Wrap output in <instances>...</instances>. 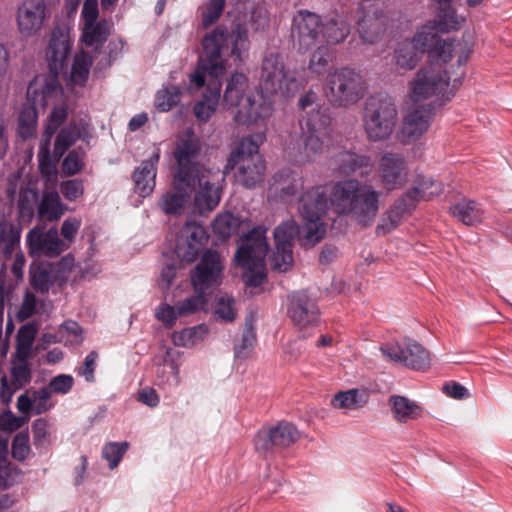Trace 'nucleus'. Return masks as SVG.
Masks as SVG:
<instances>
[{
	"instance_id": "nucleus-1",
	"label": "nucleus",
	"mask_w": 512,
	"mask_h": 512,
	"mask_svg": "<svg viewBox=\"0 0 512 512\" xmlns=\"http://www.w3.org/2000/svg\"><path fill=\"white\" fill-rule=\"evenodd\" d=\"M382 192L371 184L348 178L335 182L327 197L326 187L318 185L307 189L299 199V212L304 221V238L314 245L326 235L323 217L330 202L339 216H351L359 225L371 226L380 210Z\"/></svg>"
},
{
	"instance_id": "nucleus-2",
	"label": "nucleus",
	"mask_w": 512,
	"mask_h": 512,
	"mask_svg": "<svg viewBox=\"0 0 512 512\" xmlns=\"http://www.w3.org/2000/svg\"><path fill=\"white\" fill-rule=\"evenodd\" d=\"M204 56L190 76V83L199 89L204 86L206 76L211 78L209 85L219 83L218 78L225 72L226 56H233L242 62L243 54L250 47L247 30L240 24L231 31L223 26H217L202 40ZM215 85H213L214 87Z\"/></svg>"
},
{
	"instance_id": "nucleus-3",
	"label": "nucleus",
	"mask_w": 512,
	"mask_h": 512,
	"mask_svg": "<svg viewBox=\"0 0 512 512\" xmlns=\"http://www.w3.org/2000/svg\"><path fill=\"white\" fill-rule=\"evenodd\" d=\"M71 48L69 34L60 28L54 29L46 49L50 73L35 76L27 88V96L35 104L45 105L61 90L58 75L67 69Z\"/></svg>"
},
{
	"instance_id": "nucleus-4",
	"label": "nucleus",
	"mask_w": 512,
	"mask_h": 512,
	"mask_svg": "<svg viewBox=\"0 0 512 512\" xmlns=\"http://www.w3.org/2000/svg\"><path fill=\"white\" fill-rule=\"evenodd\" d=\"M265 139L263 132L242 138L228 159L227 168H237L235 179L245 188H255L264 180L266 166L259 148Z\"/></svg>"
},
{
	"instance_id": "nucleus-5",
	"label": "nucleus",
	"mask_w": 512,
	"mask_h": 512,
	"mask_svg": "<svg viewBox=\"0 0 512 512\" xmlns=\"http://www.w3.org/2000/svg\"><path fill=\"white\" fill-rule=\"evenodd\" d=\"M330 125L328 114H314L301 121V136L291 140L285 147L287 159L296 165H304L315 161L326 148L325 138Z\"/></svg>"
},
{
	"instance_id": "nucleus-6",
	"label": "nucleus",
	"mask_w": 512,
	"mask_h": 512,
	"mask_svg": "<svg viewBox=\"0 0 512 512\" xmlns=\"http://www.w3.org/2000/svg\"><path fill=\"white\" fill-rule=\"evenodd\" d=\"M267 229L258 226L244 234L235 253L236 264L242 267L244 282L249 287H258L265 280V257L268 252Z\"/></svg>"
},
{
	"instance_id": "nucleus-7",
	"label": "nucleus",
	"mask_w": 512,
	"mask_h": 512,
	"mask_svg": "<svg viewBox=\"0 0 512 512\" xmlns=\"http://www.w3.org/2000/svg\"><path fill=\"white\" fill-rule=\"evenodd\" d=\"M368 91L363 74L349 66L338 67L326 76L323 92L334 108H349L360 102Z\"/></svg>"
},
{
	"instance_id": "nucleus-8",
	"label": "nucleus",
	"mask_w": 512,
	"mask_h": 512,
	"mask_svg": "<svg viewBox=\"0 0 512 512\" xmlns=\"http://www.w3.org/2000/svg\"><path fill=\"white\" fill-rule=\"evenodd\" d=\"M398 122V110L392 97L384 93L370 96L362 115L366 137L371 142L389 139Z\"/></svg>"
},
{
	"instance_id": "nucleus-9",
	"label": "nucleus",
	"mask_w": 512,
	"mask_h": 512,
	"mask_svg": "<svg viewBox=\"0 0 512 512\" xmlns=\"http://www.w3.org/2000/svg\"><path fill=\"white\" fill-rule=\"evenodd\" d=\"M441 64H431L421 68L415 78L409 83V97L413 103H419L435 98L434 107H440L451 99L453 94L449 91L450 76Z\"/></svg>"
},
{
	"instance_id": "nucleus-10",
	"label": "nucleus",
	"mask_w": 512,
	"mask_h": 512,
	"mask_svg": "<svg viewBox=\"0 0 512 512\" xmlns=\"http://www.w3.org/2000/svg\"><path fill=\"white\" fill-rule=\"evenodd\" d=\"M307 79H298L293 72L286 70L283 55L276 50L265 53L260 73V85L268 94L281 93L289 96L307 83Z\"/></svg>"
},
{
	"instance_id": "nucleus-11",
	"label": "nucleus",
	"mask_w": 512,
	"mask_h": 512,
	"mask_svg": "<svg viewBox=\"0 0 512 512\" xmlns=\"http://www.w3.org/2000/svg\"><path fill=\"white\" fill-rule=\"evenodd\" d=\"M201 153V142L192 129H187L178 134L173 150V157L177 164L174 173L176 186L182 189L189 186L193 175L201 173L207 168L197 161Z\"/></svg>"
},
{
	"instance_id": "nucleus-12",
	"label": "nucleus",
	"mask_w": 512,
	"mask_h": 512,
	"mask_svg": "<svg viewBox=\"0 0 512 512\" xmlns=\"http://www.w3.org/2000/svg\"><path fill=\"white\" fill-rule=\"evenodd\" d=\"M192 178L195 209L200 214L211 212L221 200L220 182L224 180V175L219 170L208 168L194 174Z\"/></svg>"
},
{
	"instance_id": "nucleus-13",
	"label": "nucleus",
	"mask_w": 512,
	"mask_h": 512,
	"mask_svg": "<svg viewBox=\"0 0 512 512\" xmlns=\"http://www.w3.org/2000/svg\"><path fill=\"white\" fill-rule=\"evenodd\" d=\"M384 0H361L358 4V32L365 43L373 44L384 33L387 18L383 13Z\"/></svg>"
},
{
	"instance_id": "nucleus-14",
	"label": "nucleus",
	"mask_w": 512,
	"mask_h": 512,
	"mask_svg": "<svg viewBox=\"0 0 512 512\" xmlns=\"http://www.w3.org/2000/svg\"><path fill=\"white\" fill-rule=\"evenodd\" d=\"M380 350L391 361L400 362L410 369L424 371L430 367L431 358L429 352L422 345L411 339H404L402 344H384L380 347Z\"/></svg>"
},
{
	"instance_id": "nucleus-15",
	"label": "nucleus",
	"mask_w": 512,
	"mask_h": 512,
	"mask_svg": "<svg viewBox=\"0 0 512 512\" xmlns=\"http://www.w3.org/2000/svg\"><path fill=\"white\" fill-rule=\"evenodd\" d=\"M411 41L422 53L428 52L430 58L437 64H446L450 61L455 50V42L441 40L435 27L429 22L416 32Z\"/></svg>"
},
{
	"instance_id": "nucleus-16",
	"label": "nucleus",
	"mask_w": 512,
	"mask_h": 512,
	"mask_svg": "<svg viewBox=\"0 0 512 512\" xmlns=\"http://www.w3.org/2000/svg\"><path fill=\"white\" fill-rule=\"evenodd\" d=\"M299 233V226L294 220L278 225L274 230L275 251L270 262L273 270L286 272L293 264V241Z\"/></svg>"
},
{
	"instance_id": "nucleus-17",
	"label": "nucleus",
	"mask_w": 512,
	"mask_h": 512,
	"mask_svg": "<svg viewBox=\"0 0 512 512\" xmlns=\"http://www.w3.org/2000/svg\"><path fill=\"white\" fill-rule=\"evenodd\" d=\"M323 23L316 13L299 10L293 17L292 35L300 51L313 48L321 39Z\"/></svg>"
},
{
	"instance_id": "nucleus-18",
	"label": "nucleus",
	"mask_w": 512,
	"mask_h": 512,
	"mask_svg": "<svg viewBox=\"0 0 512 512\" xmlns=\"http://www.w3.org/2000/svg\"><path fill=\"white\" fill-rule=\"evenodd\" d=\"M223 265L217 251L206 250L195 269L191 272V283L196 292L206 290L221 284Z\"/></svg>"
},
{
	"instance_id": "nucleus-19",
	"label": "nucleus",
	"mask_w": 512,
	"mask_h": 512,
	"mask_svg": "<svg viewBox=\"0 0 512 512\" xmlns=\"http://www.w3.org/2000/svg\"><path fill=\"white\" fill-rule=\"evenodd\" d=\"M299 438L296 427L289 422H280L276 426L263 428L254 437L255 449L267 455L276 448H286Z\"/></svg>"
},
{
	"instance_id": "nucleus-20",
	"label": "nucleus",
	"mask_w": 512,
	"mask_h": 512,
	"mask_svg": "<svg viewBox=\"0 0 512 512\" xmlns=\"http://www.w3.org/2000/svg\"><path fill=\"white\" fill-rule=\"evenodd\" d=\"M26 242L30 255L55 258L69 248V244L63 241L56 227H51L46 232L40 227L31 229Z\"/></svg>"
},
{
	"instance_id": "nucleus-21",
	"label": "nucleus",
	"mask_w": 512,
	"mask_h": 512,
	"mask_svg": "<svg viewBox=\"0 0 512 512\" xmlns=\"http://www.w3.org/2000/svg\"><path fill=\"white\" fill-rule=\"evenodd\" d=\"M408 172V163L401 153L386 152L380 158L378 174L387 191L401 188L407 181Z\"/></svg>"
},
{
	"instance_id": "nucleus-22",
	"label": "nucleus",
	"mask_w": 512,
	"mask_h": 512,
	"mask_svg": "<svg viewBox=\"0 0 512 512\" xmlns=\"http://www.w3.org/2000/svg\"><path fill=\"white\" fill-rule=\"evenodd\" d=\"M47 16L45 0H22L17 8V28L21 35L32 37L43 27Z\"/></svg>"
},
{
	"instance_id": "nucleus-23",
	"label": "nucleus",
	"mask_w": 512,
	"mask_h": 512,
	"mask_svg": "<svg viewBox=\"0 0 512 512\" xmlns=\"http://www.w3.org/2000/svg\"><path fill=\"white\" fill-rule=\"evenodd\" d=\"M288 315L299 329L316 326L320 320V311L314 299L305 291L293 293L289 299Z\"/></svg>"
},
{
	"instance_id": "nucleus-24",
	"label": "nucleus",
	"mask_w": 512,
	"mask_h": 512,
	"mask_svg": "<svg viewBox=\"0 0 512 512\" xmlns=\"http://www.w3.org/2000/svg\"><path fill=\"white\" fill-rule=\"evenodd\" d=\"M435 107L425 104L410 111L403 120L399 133L401 142L410 144L418 140L429 128Z\"/></svg>"
},
{
	"instance_id": "nucleus-25",
	"label": "nucleus",
	"mask_w": 512,
	"mask_h": 512,
	"mask_svg": "<svg viewBox=\"0 0 512 512\" xmlns=\"http://www.w3.org/2000/svg\"><path fill=\"white\" fill-rule=\"evenodd\" d=\"M234 119L240 125L264 123L272 114V105L262 95H247L237 106Z\"/></svg>"
},
{
	"instance_id": "nucleus-26",
	"label": "nucleus",
	"mask_w": 512,
	"mask_h": 512,
	"mask_svg": "<svg viewBox=\"0 0 512 512\" xmlns=\"http://www.w3.org/2000/svg\"><path fill=\"white\" fill-rule=\"evenodd\" d=\"M392 418L399 424H409L423 416V407L406 396L392 394L387 400Z\"/></svg>"
},
{
	"instance_id": "nucleus-27",
	"label": "nucleus",
	"mask_w": 512,
	"mask_h": 512,
	"mask_svg": "<svg viewBox=\"0 0 512 512\" xmlns=\"http://www.w3.org/2000/svg\"><path fill=\"white\" fill-rule=\"evenodd\" d=\"M159 159L160 151L157 149L149 159L143 160L133 173L135 191L142 197L150 195L155 188Z\"/></svg>"
},
{
	"instance_id": "nucleus-28",
	"label": "nucleus",
	"mask_w": 512,
	"mask_h": 512,
	"mask_svg": "<svg viewBox=\"0 0 512 512\" xmlns=\"http://www.w3.org/2000/svg\"><path fill=\"white\" fill-rule=\"evenodd\" d=\"M192 193L193 180L189 181L188 187L180 189L176 186L175 176H173V190L167 191L162 195L159 206L167 215H180L189 204Z\"/></svg>"
},
{
	"instance_id": "nucleus-29",
	"label": "nucleus",
	"mask_w": 512,
	"mask_h": 512,
	"mask_svg": "<svg viewBox=\"0 0 512 512\" xmlns=\"http://www.w3.org/2000/svg\"><path fill=\"white\" fill-rule=\"evenodd\" d=\"M415 191H407L394 205L387 211L377 226L378 234H386L395 229L401 222L405 213H410L416 206L411 200V195Z\"/></svg>"
},
{
	"instance_id": "nucleus-30",
	"label": "nucleus",
	"mask_w": 512,
	"mask_h": 512,
	"mask_svg": "<svg viewBox=\"0 0 512 512\" xmlns=\"http://www.w3.org/2000/svg\"><path fill=\"white\" fill-rule=\"evenodd\" d=\"M332 165L337 173L351 175L363 168H371L372 160L368 155L343 150L333 156Z\"/></svg>"
},
{
	"instance_id": "nucleus-31",
	"label": "nucleus",
	"mask_w": 512,
	"mask_h": 512,
	"mask_svg": "<svg viewBox=\"0 0 512 512\" xmlns=\"http://www.w3.org/2000/svg\"><path fill=\"white\" fill-rule=\"evenodd\" d=\"M273 188L279 191V197L283 201H289L304 187V177L295 171L285 168L273 176Z\"/></svg>"
},
{
	"instance_id": "nucleus-32",
	"label": "nucleus",
	"mask_w": 512,
	"mask_h": 512,
	"mask_svg": "<svg viewBox=\"0 0 512 512\" xmlns=\"http://www.w3.org/2000/svg\"><path fill=\"white\" fill-rule=\"evenodd\" d=\"M66 211L59 193L55 190L44 191L36 205L37 218L40 221L54 222L59 220Z\"/></svg>"
},
{
	"instance_id": "nucleus-33",
	"label": "nucleus",
	"mask_w": 512,
	"mask_h": 512,
	"mask_svg": "<svg viewBox=\"0 0 512 512\" xmlns=\"http://www.w3.org/2000/svg\"><path fill=\"white\" fill-rule=\"evenodd\" d=\"M249 88L248 77L243 73H234L226 86L223 100L228 107H237L240 105L247 95Z\"/></svg>"
},
{
	"instance_id": "nucleus-34",
	"label": "nucleus",
	"mask_w": 512,
	"mask_h": 512,
	"mask_svg": "<svg viewBox=\"0 0 512 512\" xmlns=\"http://www.w3.org/2000/svg\"><path fill=\"white\" fill-rule=\"evenodd\" d=\"M213 85H208L202 99L196 102L193 108L196 118L203 122L211 118L219 104L221 84L215 83L214 87Z\"/></svg>"
},
{
	"instance_id": "nucleus-35",
	"label": "nucleus",
	"mask_w": 512,
	"mask_h": 512,
	"mask_svg": "<svg viewBox=\"0 0 512 512\" xmlns=\"http://www.w3.org/2000/svg\"><path fill=\"white\" fill-rule=\"evenodd\" d=\"M335 60L334 51L328 46H319L310 56L307 66L308 72L312 76H323L328 74L330 66Z\"/></svg>"
},
{
	"instance_id": "nucleus-36",
	"label": "nucleus",
	"mask_w": 512,
	"mask_h": 512,
	"mask_svg": "<svg viewBox=\"0 0 512 512\" xmlns=\"http://www.w3.org/2000/svg\"><path fill=\"white\" fill-rule=\"evenodd\" d=\"M27 99L31 102V105L24 106L18 118V134L23 140L30 139L35 135L38 118L36 106H40V104H35L28 97ZM47 104L48 102L45 105H41V107H45Z\"/></svg>"
},
{
	"instance_id": "nucleus-37",
	"label": "nucleus",
	"mask_w": 512,
	"mask_h": 512,
	"mask_svg": "<svg viewBox=\"0 0 512 512\" xmlns=\"http://www.w3.org/2000/svg\"><path fill=\"white\" fill-rule=\"evenodd\" d=\"M110 34V22L107 20L88 22L84 24L82 40L89 46L102 45Z\"/></svg>"
},
{
	"instance_id": "nucleus-38",
	"label": "nucleus",
	"mask_w": 512,
	"mask_h": 512,
	"mask_svg": "<svg viewBox=\"0 0 512 512\" xmlns=\"http://www.w3.org/2000/svg\"><path fill=\"white\" fill-rule=\"evenodd\" d=\"M408 191H415L411 200L416 205L418 201H428L443 192V183L432 178L418 177L416 185Z\"/></svg>"
},
{
	"instance_id": "nucleus-39",
	"label": "nucleus",
	"mask_w": 512,
	"mask_h": 512,
	"mask_svg": "<svg viewBox=\"0 0 512 512\" xmlns=\"http://www.w3.org/2000/svg\"><path fill=\"white\" fill-rule=\"evenodd\" d=\"M422 54L411 40H405L395 50V61L400 68L412 70L417 66Z\"/></svg>"
},
{
	"instance_id": "nucleus-40",
	"label": "nucleus",
	"mask_w": 512,
	"mask_h": 512,
	"mask_svg": "<svg viewBox=\"0 0 512 512\" xmlns=\"http://www.w3.org/2000/svg\"><path fill=\"white\" fill-rule=\"evenodd\" d=\"M241 220L230 212L218 214L212 223L215 235L221 239H228L236 234L240 228Z\"/></svg>"
},
{
	"instance_id": "nucleus-41",
	"label": "nucleus",
	"mask_w": 512,
	"mask_h": 512,
	"mask_svg": "<svg viewBox=\"0 0 512 512\" xmlns=\"http://www.w3.org/2000/svg\"><path fill=\"white\" fill-rule=\"evenodd\" d=\"M454 217L465 225H475L482 219L479 205L471 200H463L451 208Z\"/></svg>"
},
{
	"instance_id": "nucleus-42",
	"label": "nucleus",
	"mask_w": 512,
	"mask_h": 512,
	"mask_svg": "<svg viewBox=\"0 0 512 512\" xmlns=\"http://www.w3.org/2000/svg\"><path fill=\"white\" fill-rule=\"evenodd\" d=\"M91 66L92 57L88 53L81 51L76 54L71 67L70 82L75 85L84 86Z\"/></svg>"
},
{
	"instance_id": "nucleus-43",
	"label": "nucleus",
	"mask_w": 512,
	"mask_h": 512,
	"mask_svg": "<svg viewBox=\"0 0 512 512\" xmlns=\"http://www.w3.org/2000/svg\"><path fill=\"white\" fill-rule=\"evenodd\" d=\"M438 33H448L460 28L459 20L452 7L440 6V11L433 21L429 22Z\"/></svg>"
},
{
	"instance_id": "nucleus-44",
	"label": "nucleus",
	"mask_w": 512,
	"mask_h": 512,
	"mask_svg": "<svg viewBox=\"0 0 512 512\" xmlns=\"http://www.w3.org/2000/svg\"><path fill=\"white\" fill-rule=\"evenodd\" d=\"M21 229L8 223L0 222V249L5 256H10L20 242Z\"/></svg>"
},
{
	"instance_id": "nucleus-45",
	"label": "nucleus",
	"mask_w": 512,
	"mask_h": 512,
	"mask_svg": "<svg viewBox=\"0 0 512 512\" xmlns=\"http://www.w3.org/2000/svg\"><path fill=\"white\" fill-rule=\"evenodd\" d=\"M80 137V131L75 124H69L60 130L54 144V156L58 160Z\"/></svg>"
},
{
	"instance_id": "nucleus-46",
	"label": "nucleus",
	"mask_w": 512,
	"mask_h": 512,
	"mask_svg": "<svg viewBox=\"0 0 512 512\" xmlns=\"http://www.w3.org/2000/svg\"><path fill=\"white\" fill-rule=\"evenodd\" d=\"M235 299L228 294L219 295L215 301L214 318L216 321L230 323L237 316Z\"/></svg>"
},
{
	"instance_id": "nucleus-47",
	"label": "nucleus",
	"mask_w": 512,
	"mask_h": 512,
	"mask_svg": "<svg viewBox=\"0 0 512 512\" xmlns=\"http://www.w3.org/2000/svg\"><path fill=\"white\" fill-rule=\"evenodd\" d=\"M350 33V25L343 20L331 19L323 25L322 38L328 44H337L346 39Z\"/></svg>"
},
{
	"instance_id": "nucleus-48",
	"label": "nucleus",
	"mask_w": 512,
	"mask_h": 512,
	"mask_svg": "<svg viewBox=\"0 0 512 512\" xmlns=\"http://www.w3.org/2000/svg\"><path fill=\"white\" fill-rule=\"evenodd\" d=\"M206 333L207 327L203 324L189 327L181 331L174 332L172 335V341L176 346L190 347L202 340Z\"/></svg>"
},
{
	"instance_id": "nucleus-49",
	"label": "nucleus",
	"mask_w": 512,
	"mask_h": 512,
	"mask_svg": "<svg viewBox=\"0 0 512 512\" xmlns=\"http://www.w3.org/2000/svg\"><path fill=\"white\" fill-rule=\"evenodd\" d=\"M365 403L362 399V393L358 389H350L347 391H341L337 393L331 400V404L334 408L354 410Z\"/></svg>"
},
{
	"instance_id": "nucleus-50",
	"label": "nucleus",
	"mask_w": 512,
	"mask_h": 512,
	"mask_svg": "<svg viewBox=\"0 0 512 512\" xmlns=\"http://www.w3.org/2000/svg\"><path fill=\"white\" fill-rule=\"evenodd\" d=\"M54 273L50 265H39L31 275L32 287L40 293H47L54 283Z\"/></svg>"
},
{
	"instance_id": "nucleus-51",
	"label": "nucleus",
	"mask_w": 512,
	"mask_h": 512,
	"mask_svg": "<svg viewBox=\"0 0 512 512\" xmlns=\"http://www.w3.org/2000/svg\"><path fill=\"white\" fill-rule=\"evenodd\" d=\"M37 203L38 193L36 190L28 189L21 193L18 201V213L21 221L28 223L32 221Z\"/></svg>"
},
{
	"instance_id": "nucleus-52",
	"label": "nucleus",
	"mask_w": 512,
	"mask_h": 512,
	"mask_svg": "<svg viewBox=\"0 0 512 512\" xmlns=\"http://www.w3.org/2000/svg\"><path fill=\"white\" fill-rule=\"evenodd\" d=\"M57 337L58 341L63 342L65 345L80 344L83 340L82 329L75 321H65L58 328Z\"/></svg>"
},
{
	"instance_id": "nucleus-53",
	"label": "nucleus",
	"mask_w": 512,
	"mask_h": 512,
	"mask_svg": "<svg viewBox=\"0 0 512 512\" xmlns=\"http://www.w3.org/2000/svg\"><path fill=\"white\" fill-rule=\"evenodd\" d=\"M181 97L177 86H170L159 90L156 94V107L161 112H167L176 106Z\"/></svg>"
},
{
	"instance_id": "nucleus-54",
	"label": "nucleus",
	"mask_w": 512,
	"mask_h": 512,
	"mask_svg": "<svg viewBox=\"0 0 512 512\" xmlns=\"http://www.w3.org/2000/svg\"><path fill=\"white\" fill-rule=\"evenodd\" d=\"M299 108L304 112L303 119H309L314 116V114H327L325 110L322 109L319 104L318 94L309 90L304 95L299 98L298 101Z\"/></svg>"
},
{
	"instance_id": "nucleus-55",
	"label": "nucleus",
	"mask_w": 512,
	"mask_h": 512,
	"mask_svg": "<svg viewBox=\"0 0 512 512\" xmlns=\"http://www.w3.org/2000/svg\"><path fill=\"white\" fill-rule=\"evenodd\" d=\"M67 118V108L63 105L56 106L47 118V124L42 138L52 140L53 135Z\"/></svg>"
},
{
	"instance_id": "nucleus-56",
	"label": "nucleus",
	"mask_w": 512,
	"mask_h": 512,
	"mask_svg": "<svg viewBox=\"0 0 512 512\" xmlns=\"http://www.w3.org/2000/svg\"><path fill=\"white\" fill-rule=\"evenodd\" d=\"M51 140L42 138L38 151L39 170L47 177L55 173V163L50 153Z\"/></svg>"
},
{
	"instance_id": "nucleus-57",
	"label": "nucleus",
	"mask_w": 512,
	"mask_h": 512,
	"mask_svg": "<svg viewBox=\"0 0 512 512\" xmlns=\"http://www.w3.org/2000/svg\"><path fill=\"white\" fill-rule=\"evenodd\" d=\"M196 293H197L196 295L190 296V297L186 298L185 300L178 302L176 304L177 309H178V314L181 317L192 315V314L196 313L197 311L204 309V307L207 303V299H206L204 293H200V292H196Z\"/></svg>"
},
{
	"instance_id": "nucleus-58",
	"label": "nucleus",
	"mask_w": 512,
	"mask_h": 512,
	"mask_svg": "<svg viewBox=\"0 0 512 512\" xmlns=\"http://www.w3.org/2000/svg\"><path fill=\"white\" fill-rule=\"evenodd\" d=\"M127 449V442H109L102 449V457L109 462V467L114 469L120 463Z\"/></svg>"
},
{
	"instance_id": "nucleus-59",
	"label": "nucleus",
	"mask_w": 512,
	"mask_h": 512,
	"mask_svg": "<svg viewBox=\"0 0 512 512\" xmlns=\"http://www.w3.org/2000/svg\"><path fill=\"white\" fill-rule=\"evenodd\" d=\"M256 343V332L253 326V318L249 317L245 320V325L242 333L241 343L235 346L236 357H244L245 351L250 349Z\"/></svg>"
},
{
	"instance_id": "nucleus-60",
	"label": "nucleus",
	"mask_w": 512,
	"mask_h": 512,
	"mask_svg": "<svg viewBox=\"0 0 512 512\" xmlns=\"http://www.w3.org/2000/svg\"><path fill=\"white\" fill-rule=\"evenodd\" d=\"M225 4L226 0H208L202 12V24L204 27L211 26L220 18Z\"/></svg>"
},
{
	"instance_id": "nucleus-61",
	"label": "nucleus",
	"mask_w": 512,
	"mask_h": 512,
	"mask_svg": "<svg viewBox=\"0 0 512 512\" xmlns=\"http://www.w3.org/2000/svg\"><path fill=\"white\" fill-rule=\"evenodd\" d=\"M12 457L18 461H24L30 453L28 432H19L12 441Z\"/></svg>"
},
{
	"instance_id": "nucleus-62",
	"label": "nucleus",
	"mask_w": 512,
	"mask_h": 512,
	"mask_svg": "<svg viewBox=\"0 0 512 512\" xmlns=\"http://www.w3.org/2000/svg\"><path fill=\"white\" fill-rule=\"evenodd\" d=\"M51 392L46 386L33 391V406L36 415L43 414L53 408L54 404L51 402Z\"/></svg>"
},
{
	"instance_id": "nucleus-63",
	"label": "nucleus",
	"mask_w": 512,
	"mask_h": 512,
	"mask_svg": "<svg viewBox=\"0 0 512 512\" xmlns=\"http://www.w3.org/2000/svg\"><path fill=\"white\" fill-rule=\"evenodd\" d=\"M74 385V378L69 374H59L49 381L46 386L51 394L65 395L70 392Z\"/></svg>"
},
{
	"instance_id": "nucleus-64",
	"label": "nucleus",
	"mask_w": 512,
	"mask_h": 512,
	"mask_svg": "<svg viewBox=\"0 0 512 512\" xmlns=\"http://www.w3.org/2000/svg\"><path fill=\"white\" fill-rule=\"evenodd\" d=\"M155 317L158 321L162 322L165 327L172 328L176 320L181 316L178 314L177 305L171 306L166 303H161L156 308Z\"/></svg>"
}]
</instances>
